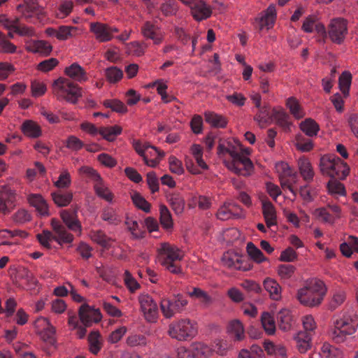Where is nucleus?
<instances>
[{
    "mask_svg": "<svg viewBox=\"0 0 358 358\" xmlns=\"http://www.w3.org/2000/svg\"><path fill=\"white\" fill-rule=\"evenodd\" d=\"M297 166L300 175L306 182H311L315 176V172L310 160L301 157L297 160Z\"/></svg>",
    "mask_w": 358,
    "mask_h": 358,
    "instance_id": "bb28decb",
    "label": "nucleus"
},
{
    "mask_svg": "<svg viewBox=\"0 0 358 358\" xmlns=\"http://www.w3.org/2000/svg\"><path fill=\"white\" fill-rule=\"evenodd\" d=\"M169 170L173 173L182 175L185 172V169L181 160L175 156H171L169 157Z\"/></svg>",
    "mask_w": 358,
    "mask_h": 358,
    "instance_id": "69168bd1",
    "label": "nucleus"
},
{
    "mask_svg": "<svg viewBox=\"0 0 358 358\" xmlns=\"http://www.w3.org/2000/svg\"><path fill=\"white\" fill-rule=\"evenodd\" d=\"M241 142L237 139H233L227 142V145L220 143L217 148L218 155L223 158V162L226 167L231 172L243 176H250L254 171L252 161L245 156H242Z\"/></svg>",
    "mask_w": 358,
    "mask_h": 358,
    "instance_id": "f257e3e1",
    "label": "nucleus"
},
{
    "mask_svg": "<svg viewBox=\"0 0 358 358\" xmlns=\"http://www.w3.org/2000/svg\"><path fill=\"white\" fill-rule=\"evenodd\" d=\"M94 189L99 197L109 203L113 201V195L101 178L94 182Z\"/></svg>",
    "mask_w": 358,
    "mask_h": 358,
    "instance_id": "c9c22d12",
    "label": "nucleus"
},
{
    "mask_svg": "<svg viewBox=\"0 0 358 358\" xmlns=\"http://www.w3.org/2000/svg\"><path fill=\"white\" fill-rule=\"evenodd\" d=\"M36 236L41 245L47 249L51 248V243L55 241L54 234L48 230H43L41 233L38 234Z\"/></svg>",
    "mask_w": 358,
    "mask_h": 358,
    "instance_id": "e2e57ef3",
    "label": "nucleus"
},
{
    "mask_svg": "<svg viewBox=\"0 0 358 358\" xmlns=\"http://www.w3.org/2000/svg\"><path fill=\"white\" fill-rule=\"evenodd\" d=\"M25 48L29 52L43 56L49 55L52 50V45L43 40H28L25 43Z\"/></svg>",
    "mask_w": 358,
    "mask_h": 358,
    "instance_id": "412c9836",
    "label": "nucleus"
},
{
    "mask_svg": "<svg viewBox=\"0 0 358 358\" xmlns=\"http://www.w3.org/2000/svg\"><path fill=\"white\" fill-rule=\"evenodd\" d=\"M133 146L136 152L143 158L145 163L150 167L157 166L164 156V152L147 143L135 140Z\"/></svg>",
    "mask_w": 358,
    "mask_h": 358,
    "instance_id": "6e6552de",
    "label": "nucleus"
},
{
    "mask_svg": "<svg viewBox=\"0 0 358 358\" xmlns=\"http://www.w3.org/2000/svg\"><path fill=\"white\" fill-rule=\"evenodd\" d=\"M300 129L308 136H316L320 129V125L311 118H306L299 124Z\"/></svg>",
    "mask_w": 358,
    "mask_h": 358,
    "instance_id": "f704fd0d",
    "label": "nucleus"
},
{
    "mask_svg": "<svg viewBox=\"0 0 358 358\" xmlns=\"http://www.w3.org/2000/svg\"><path fill=\"white\" fill-rule=\"evenodd\" d=\"M78 315L82 325L80 324L76 329L78 336L83 338L86 334V328L90 327L93 322H99L101 320V314L99 310L92 309L87 304H83L79 308Z\"/></svg>",
    "mask_w": 358,
    "mask_h": 358,
    "instance_id": "1a4fd4ad",
    "label": "nucleus"
},
{
    "mask_svg": "<svg viewBox=\"0 0 358 358\" xmlns=\"http://www.w3.org/2000/svg\"><path fill=\"white\" fill-rule=\"evenodd\" d=\"M139 303L145 319L150 322H155L158 316V307L152 298L148 294L141 295Z\"/></svg>",
    "mask_w": 358,
    "mask_h": 358,
    "instance_id": "2eb2a0df",
    "label": "nucleus"
},
{
    "mask_svg": "<svg viewBox=\"0 0 358 358\" xmlns=\"http://www.w3.org/2000/svg\"><path fill=\"white\" fill-rule=\"evenodd\" d=\"M103 104L105 107L110 108L117 113H126L128 110L126 105L117 99H108L104 101Z\"/></svg>",
    "mask_w": 358,
    "mask_h": 358,
    "instance_id": "052dcab7",
    "label": "nucleus"
},
{
    "mask_svg": "<svg viewBox=\"0 0 358 358\" xmlns=\"http://www.w3.org/2000/svg\"><path fill=\"white\" fill-rule=\"evenodd\" d=\"M276 15L275 6L270 5L262 15L257 20V27L259 31L271 29L275 24Z\"/></svg>",
    "mask_w": 358,
    "mask_h": 358,
    "instance_id": "6ab92c4d",
    "label": "nucleus"
},
{
    "mask_svg": "<svg viewBox=\"0 0 358 358\" xmlns=\"http://www.w3.org/2000/svg\"><path fill=\"white\" fill-rule=\"evenodd\" d=\"M306 288L310 289L315 294V299L311 300L312 302H322L327 291V288L322 280L313 278L307 280L305 282ZM310 302V301H308Z\"/></svg>",
    "mask_w": 358,
    "mask_h": 358,
    "instance_id": "aec40b11",
    "label": "nucleus"
},
{
    "mask_svg": "<svg viewBox=\"0 0 358 358\" xmlns=\"http://www.w3.org/2000/svg\"><path fill=\"white\" fill-rule=\"evenodd\" d=\"M327 189L329 193L335 196H345L346 194L344 185L336 180H331L327 183Z\"/></svg>",
    "mask_w": 358,
    "mask_h": 358,
    "instance_id": "5fc2aeb1",
    "label": "nucleus"
},
{
    "mask_svg": "<svg viewBox=\"0 0 358 358\" xmlns=\"http://www.w3.org/2000/svg\"><path fill=\"white\" fill-rule=\"evenodd\" d=\"M319 169L322 175L341 180L345 179L350 173V167L334 155H324L321 157Z\"/></svg>",
    "mask_w": 358,
    "mask_h": 358,
    "instance_id": "f03ea898",
    "label": "nucleus"
},
{
    "mask_svg": "<svg viewBox=\"0 0 358 358\" xmlns=\"http://www.w3.org/2000/svg\"><path fill=\"white\" fill-rule=\"evenodd\" d=\"M159 214L160 223L162 227L166 229H172L173 226L172 216L169 210L165 205L161 204L159 206Z\"/></svg>",
    "mask_w": 358,
    "mask_h": 358,
    "instance_id": "09e8293b",
    "label": "nucleus"
},
{
    "mask_svg": "<svg viewBox=\"0 0 358 358\" xmlns=\"http://www.w3.org/2000/svg\"><path fill=\"white\" fill-rule=\"evenodd\" d=\"M277 321L280 329L289 331L292 324V316L289 310L284 308L280 310L277 315Z\"/></svg>",
    "mask_w": 358,
    "mask_h": 358,
    "instance_id": "e433bc0d",
    "label": "nucleus"
},
{
    "mask_svg": "<svg viewBox=\"0 0 358 358\" xmlns=\"http://www.w3.org/2000/svg\"><path fill=\"white\" fill-rule=\"evenodd\" d=\"M351 80L352 76L347 71L343 72L339 77V87L345 96L348 95Z\"/></svg>",
    "mask_w": 358,
    "mask_h": 358,
    "instance_id": "680f3d73",
    "label": "nucleus"
},
{
    "mask_svg": "<svg viewBox=\"0 0 358 358\" xmlns=\"http://www.w3.org/2000/svg\"><path fill=\"white\" fill-rule=\"evenodd\" d=\"M275 169L279 176L281 187L283 189H288L296 196V192L294 188V184L296 183L297 177L291 167L285 162H278L275 163Z\"/></svg>",
    "mask_w": 358,
    "mask_h": 358,
    "instance_id": "9d476101",
    "label": "nucleus"
},
{
    "mask_svg": "<svg viewBox=\"0 0 358 358\" xmlns=\"http://www.w3.org/2000/svg\"><path fill=\"white\" fill-rule=\"evenodd\" d=\"M190 9L192 16L197 21L208 18L212 13L210 7L203 0H198Z\"/></svg>",
    "mask_w": 358,
    "mask_h": 358,
    "instance_id": "a878e982",
    "label": "nucleus"
},
{
    "mask_svg": "<svg viewBox=\"0 0 358 358\" xmlns=\"http://www.w3.org/2000/svg\"><path fill=\"white\" fill-rule=\"evenodd\" d=\"M300 196L305 203L313 201L317 195V190L308 185H304L300 188Z\"/></svg>",
    "mask_w": 358,
    "mask_h": 358,
    "instance_id": "338daca9",
    "label": "nucleus"
},
{
    "mask_svg": "<svg viewBox=\"0 0 358 358\" xmlns=\"http://www.w3.org/2000/svg\"><path fill=\"white\" fill-rule=\"evenodd\" d=\"M79 28L73 26L62 25L57 28V39L59 41H66L70 38L79 34Z\"/></svg>",
    "mask_w": 358,
    "mask_h": 358,
    "instance_id": "c03bdc74",
    "label": "nucleus"
},
{
    "mask_svg": "<svg viewBox=\"0 0 358 358\" xmlns=\"http://www.w3.org/2000/svg\"><path fill=\"white\" fill-rule=\"evenodd\" d=\"M286 106L295 118L301 119L305 116V112L296 98H288L286 101Z\"/></svg>",
    "mask_w": 358,
    "mask_h": 358,
    "instance_id": "49530a36",
    "label": "nucleus"
},
{
    "mask_svg": "<svg viewBox=\"0 0 358 358\" xmlns=\"http://www.w3.org/2000/svg\"><path fill=\"white\" fill-rule=\"evenodd\" d=\"M246 261V257L234 251H227L224 253L222 257V264L223 266L241 268L245 267L244 262Z\"/></svg>",
    "mask_w": 358,
    "mask_h": 358,
    "instance_id": "4be33fe9",
    "label": "nucleus"
},
{
    "mask_svg": "<svg viewBox=\"0 0 358 358\" xmlns=\"http://www.w3.org/2000/svg\"><path fill=\"white\" fill-rule=\"evenodd\" d=\"M317 17L315 15L308 16L303 21L302 29L306 32H312L315 28L317 31L321 34H326V29L322 24L316 23Z\"/></svg>",
    "mask_w": 358,
    "mask_h": 358,
    "instance_id": "4c0bfd02",
    "label": "nucleus"
},
{
    "mask_svg": "<svg viewBox=\"0 0 358 358\" xmlns=\"http://www.w3.org/2000/svg\"><path fill=\"white\" fill-rule=\"evenodd\" d=\"M296 298L301 304L308 307H315L319 306L322 303L308 301H311L313 299H315V294H313V292H312L310 289L306 288V283L302 288L298 290L296 294Z\"/></svg>",
    "mask_w": 358,
    "mask_h": 358,
    "instance_id": "7c9ffc66",
    "label": "nucleus"
},
{
    "mask_svg": "<svg viewBox=\"0 0 358 358\" xmlns=\"http://www.w3.org/2000/svg\"><path fill=\"white\" fill-rule=\"evenodd\" d=\"M246 251L250 258L257 263H262L266 259L262 251L252 242L247 243Z\"/></svg>",
    "mask_w": 358,
    "mask_h": 358,
    "instance_id": "603ef678",
    "label": "nucleus"
},
{
    "mask_svg": "<svg viewBox=\"0 0 358 358\" xmlns=\"http://www.w3.org/2000/svg\"><path fill=\"white\" fill-rule=\"evenodd\" d=\"M0 22L5 27L9 30L17 32L20 35H34V31L33 29L27 27L20 28L18 25L17 20H10L6 16L3 15L0 17Z\"/></svg>",
    "mask_w": 358,
    "mask_h": 358,
    "instance_id": "cd10ccee",
    "label": "nucleus"
},
{
    "mask_svg": "<svg viewBox=\"0 0 358 358\" xmlns=\"http://www.w3.org/2000/svg\"><path fill=\"white\" fill-rule=\"evenodd\" d=\"M357 326V319L344 315L334 322V327L330 331V336L335 343H343L348 336L355 333Z\"/></svg>",
    "mask_w": 358,
    "mask_h": 358,
    "instance_id": "39448f33",
    "label": "nucleus"
},
{
    "mask_svg": "<svg viewBox=\"0 0 358 358\" xmlns=\"http://www.w3.org/2000/svg\"><path fill=\"white\" fill-rule=\"evenodd\" d=\"M157 251L158 263L167 268L176 266V262L184 257V252L180 249L169 243H161Z\"/></svg>",
    "mask_w": 358,
    "mask_h": 358,
    "instance_id": "0eeeda50",
    "label": "nucleus"
},
{
    "mask_svg": "<svg viewBox=\"0 0 358 358\" xmlns=\"http://www.w3.org/2000/svg\"><path fill=\"white\" fill-rule=\"evenodd\" d=\"M131 199L134 205L138 209L149 213L150 211V204L138 192H133L131 193Z\"/></svg>",
    "mask_w": 358,
    "mask_h": 358,
    "instance_id": "3c124183",
    "label": "nucleus"
},
{
    "mask_svg": "<svg viewBox=\"0 0 358 358\" xmlns=\"http://www.w3.org/2000/svg\"><path fill=\"white\" fill-rule=\"evenodd\" d=\"M187 304L186 299L180 294L161 301L160 308L166 318H171L180 313Z\"/></svg>",
    "mask_w": 358,
    "mask_h": 358,
    "instance_id": "9b49d317",
    "label": "nucleus"
},
{
    "mask_svg": "<svg viewBox=\"0 0 358 358\" xmlns=\"http://www.w3.org/2000/svg\"><path fill=\"white\" fill-rule=\"evenodd\" d=\"M204 117L206 122L213 127L224 128L227 124V120L224 116L214 112L207 111Z\"/></svg>",
    "mask_w": 358,
    "mask_h": 358,
    "instance_id": "ea45409f",
    "label": "nucleus"
},
{
    "mask_svg": "<svg viewBox=\"0 0 358 358\" xmlns=\"http://www.w3.org/2000/svg\"><path fill=\"white\" fill-rule=\"evenodd\" d=\"M293 145L300 152H308L314 148V143L312 140L306 138L301 134H296L293 141Z\"/></svg>",
    "mask_w": 358,
    "mask_h": 358,
    "instance_id": "72a5a7b5",
    "label": "nucleus"
},
{
    "mask_svg": "<svg viewBox=\"0 0 358 358\" xmlns=\"http://www.w3.org/2000/svg\"><path fill=\"white\" fill-rule=\"evenodd\" d=\"M125 224L134 238L143 237V232L139 228L138 223L135 219L127 216L125 220Z\"/></svg>",
    "mask_w": 358,
    "mask_h": 358,
    "instance_id": "864d4df0",
    "label": "nucleus"
},
{
    "mask_svg": "<svg viewBox=\"0 0 358 358\" xmlns=\"http://www.w3.org/2000/svg\"><path fill=\"white\" fill-rule=\"evenodd\" d=\"M264 289L269 293L273 300H278L281 296V288L279 284L274 280L266 278L264 281Z\"/></svg>",
    "mask_w": 358,
    "mask_h": 358,
    "instance_id": "a18cd8bd",
    "label": "nucleus"
},
{
    "mask_svg": "<svg viewBox=\"0 0 358 358\" xmlns=\"http://www.w3.org/2000/svg\"><path fill=\"white\" fill-rule=\"evenodd\" d=\"M194 358H207L210 355V348L201 343L192 344Z\"/></svg>",
    "mask_w": 358,
    "mask_h": 358,
    "instance_id": "4d7b16f0",
    "label": "nucleus"
},
{
    "mask_svg": "<svg viewBox=\"0 0 358 358\" xmlns=\"http://www.w3.org/2000/svg\"><path fill=\"white\" fill-rule=\"evenodd\" d=\"M29 203L35 208L41 216H49V206L41 194H30L27 196Z\"/></svg>",
    "mask_w": 358,
    "mask_h": 358,
    "instance_id": "b1692460",
    "label": "nucleus"
},
{
    "mask_svg": "<svg viewBox=\"0 0 358 358\" xmlns=\"http://www.w3.org/2000/svg\"><path fill=\"white\" fill-rule=\"evenodd\" d=\"M189 152L192 158L188 155L184 157L185 165L188 172L193 175H200L208 169V166L203 157V148L200 145H192Z\"/></svg>",
    "mask_w": 358,
    "mask_h": 358,
    "instance_id": "423d86ee",
    "label": "nucleus"
},
{
    "mask_svg": "<svg viewBox=\"0 0 358 358\" xmlns=\"http://www.w3.org/2000/svg\"><path fill=\"white\" fill-rule=\"evenodd\" d=\"M99 338L100 334L98 331H92L88 336L90 350L94 355H96L101 350Z\"/></svg>",
    "mask_w": 358,
    "mask_h": 358,
    "instance_id": "bf43d9fd",
    "label": "nucleus"
},
{
    "mask_svg": "<svg viewBox=\"0 0 358 358\" xmlns=\"http://www.w3.org/2000/svg\"><path fill=\"white\" fill-rule=\"evenodd\" d=\"M90 31L93 33L96 39L99 42H107L113 38V34L118 31L115 27L109 26L101 22H92Z\"/></svg>",
    "mask_w": 358,
    "mask_h": 358,
    "instance_id": "ddd939ff",
    "label": "nucleus"
},
{
    "mask_svg": "<svg viewBox=\"0 0 358 358\" xmlns=\"http://www.w3.org/2000/svg\"><path fill=\"white\" fill-rule=\"evenodd\" d=\"M23 134L29 138H37L41 136V130L39 125L32 120H26L21 127Z\"/></svg>",
    "mask_w": 358,
    "mask_h": 358,
    "instance_id": "a19ab883",
    "label": "nucleus"
},
{
    "mask_svg": "<svg viewBox=\"0 0 358 358\" xmlns=\"http://www.w3.org/2000/svg\"><path fill=\"white\" fill-rule=\"evenodd\" d=\"M36 328L40 331L41 338L50 343L53 344L55 342V329L52 326L46 317H38L35 322Z\"/></svg>",
    "mask_w": 358,
    "mask_h": 358,
    "instance_id": "f3484780",
    "label": "nucleus"
},
{
    "mask_svg": "<svg viewBox=\"0 0 358 358\" xmlns=\"http://www.w3.org/2000/svg\"><path fill=\"white\" fill-rule=\"evenodd\" d=\"M64 73L67 76L79 83L86 82L88 80L87 73L77 63H73L67 66L64 70Z\"/></svg>",
    "mask_w": 358,
    "mask_h": 358,
    "instance_id": "c756f323",
    "label": "nucleus"
},
{
    "mask_svg": "<svg viewBox=\"0 0 358 358\" xmlns=\"http://www.w3.org/2000/svg\"><path fill=\"white\" fill-rule=\"evenodd\" d=\"M73 8V2L71 0H64L61 2L57 12V17L64 19L69 16L72 12Z\"/></svg>",
    "mask_w": 358,
    "mask_h": 358,
    "instance_id": "13d9d810",
    "label": "nucleus"
},
{
    "mask_svg": "<svg viewBox=\"0 0 358 358\" xmlns=\"http://www.w3.org/2000/svg\"><path fill=\"white\" fill-rule=\"evenodd\" d=\"M338 354L337 348L329 343H324L321 348L320 356L321 358H336Z\"/></svg>",
    "mask_w": 358,
    "mask_h": 358,
    "instance_id": "774afa93",
    "label": "nucleus"
},
{
    "mask_svg": "<svg viewBox=\"0 0 358 358\" xmlns=\"http://www.w3.org/2000/svg\"><path fill=\"white\" fill-rule=\"evenodd\" d=\"M55 236V241L59 245L70 244L73 241V235L57 219L52 218L50 221Z\"/></svg>",
    "mask_w": 358,
    "mask_h": 358,
    "instance_id": "dca6fc26",
    "label": "nucleus"
},
{
    "mask_svg": "<svg viewBox=\"0 0 358 358\" xmlns=\"http://www.w3.org/2000/svg\"><path fill=\"white\" fill-rule=\"evenodd\" d=\"M261 323L265 331L273 334L275 331V322L273 317L268 312H264L261 316Z\"/></svg>",
    "mask_w": 358,
    "mask_h": 358,
    "instance_id": "8fccbe9b",
    "label": "nucleus"
},
{
    "mask_svg": "<svg viewBox=\"0 0 358 358\" xmlns=\"http://www.w3.org/2000/svg\"><path fill=\"white\" fill-rule=\"evenodd\" d=\"M312 337L308 332L299 331L296 334L294 340L300 353H305L310 348Z\"/></svg>",
    "mask_w": 358,
    "mask_h": 358,
    "instance_id": "2f4dec72",
    "label": "nucleus"
},
{
    "mask_svg": "<svg viewBox=\"0 0 358 358\" xmlns=\"http://www.w3.org/2000/svg\"><path fill=\"white\" fill-rule=\"evenodd\" d=\"M262 205V213L267 227L270 228L277 224L276 210L270 201L265 196H259Z\"/></svg>",
    "mask_w": 358,
    "mask_h": 358,
    "instance_id": "5701e85b",
    "label": "nucleus"
},
{
    "mask_svg": "<svg viewBox=\"0 0 358 358\" xmlns=\"http://www.w3.org/2000/svg\"><path fill=\"white\" fill-rule=\"evenodd\" d=\"M168 334L179 341H189L197 334V324L189 319L173 321L169 326Z\"/></svg>",
    "mask_w": 358,
    "mask_h": 358,
    "instance_id": "20e7f679",
    "label": "nucleus"
},
{
    "mask_svg": "<svg viewBox=\"0 0 358 358\" xmlns=\"http://www.w3.org/2000/svg\"><path fill=\"white\" fill-rule=\"evenodd\" d=\"M54 203L59 207L67 206L73 199L71 192H62L60 191L51 194Z\"/></svg>",
    "mask_w": 358,
    "mask_h": 358,
    "instance_id": "de8ad7c7",
    "label": "nucleus"
},
{
    "mask_svg": "<svg viewBox=\"0 0 358 358\" xmlns=\"http://www.w3.org/2000/svg\"><path fill=\"white\" fill-rule=\"evenodd\" d=\"M254 119L261 127H264L273 122L269 109L266 106L258 108V112L256 113Z\"/></svg>",
    "mask_w": 358,
    "mask_h": 358,
    "instance_id": "37998d69",
    "label": "nucleus"
},
{
    "mask_svg": "<svg viewBox=\"0 0 358 358\" xmlns=\"http://www.w3.org/2000/svg\"><path fill=\"white\" fill-rule=\"evenodd\" d=\"M166 200L176 215H181L184 212L185 201L180 193L172 192L167 194Z\"/></svg>",
    "mask_w": 358,
    "mask_h": 358,
    "instance_id": "c85d7f7f",
    "label": "nucleus"
},
{
    "mask_svg": "<svg viewBox=\"0 0 358 358\" xmlns=\"http://www.w3.org/2000/svg\"><path fill=\"white\" fill-rule=\"evenodd\" d=\"M60 217L64 223L70 230L78 232L79 235L81 234L82 226L77 218L76 211L63 210L60 212Z\"/></svg>",
    "mask_w": 358,
    "mask_h": 358,
    "instance_id": "393cba45",
    "label": "nucleus"
},
{
    "mask_svg": "<svg viewBox=\"0 0 358 358\" xmlns=\"http://www.w3.org/2000/svg\"><path fill=\"white\" fill-rule=\"evenodd\" d=\"M143 36L152 41L155 45H160L164 38L165 34L155 24L146 22L141 28Z\"/></svg>",
    "mask_w": 358,
    "mask_h": 358,
    "instance_id": "a211bd4d",
    "label": "nucleus"
},
{
    "mask_svg": "<svg viewBox=\"0 0 358 358\" xmlns=\"http://www.w3.org/2000/svg\"><path fill=\"white\" fill-rule=\"evenodd\" d=\"M52 92L58 99L65 100L71 103H77L82 95L81 88L65 78H59L54 81Z\"/></svg>",
    "mask_w": 358,
    "mask_h": 358,
    "instance_id": "7ed1b4c3",
    "label": "nucleus"
},
{
    "mask_svg": "<svg viewBox=\"0 0 358 358\" xmlns=\"http://www.w3.org/2000/svg\"><path fill=\"white\" fill-rule=\"evenodd\" d=\"M16 201L15 191L4 185L0 189V213L6 215L14 208Z\"/></svg>",
    "mask_w": 358,
    "mask_h": 358,
    "instance_id": "4468645a",
    "label": "nucleus"
},
{
    "mask_svg": "<svg viewBox=\"0 0 358 358\" xmlns=\"http://www.w3.org/2000/svg\"><path fill=\"white\" fill-rule=\"evenodd\" d=\"M348 34V22L341 17L332 19L328 26V36L332 42L341 44Z\"/></svg>",
    "mask_w": 358,
    "mask_h": 358,
    "instance_id": "f8f14e48",
    "label": "nucleus"
},
{
    "mask_svg": "<svg viewBox=\"0 0 358 358\" xmlns=\"http://www.w3.org/2000/svg\"><path fill=\"white\" fill-rule=\"evenodd\" d=\"M92 240L103 248H108L113 244V241L108 238L102 231H93L91 234Z\"/></svg>",
    "mask_w": 358,
    "mask_h": 358,
    "instance_id": "6e6d98bb",
    "label": "nucleus"
},
{
    "mask_svg": "<svg viewBox=\"0 0 358 358\" xmlns=\"http://www.w3.org/2000/svg\"><path fill=\"white\" fill-rule=\"evenodd\" d=\"M227 331L236 341H241L245 337L243 325L238 320H234L229 322Z\"/></svg>",
    "mask_w": 358,
    "mask_h": 358,
    "instance_id": "58836bf2",
    "label": "nucleus"
},
{
    "mask_svg": "<svg viewBox=\"0 0 358 358\" xmlns=\"http://www.w3.org/2000/svg\"><path fill=\"white\" fill-rule=\"evenodd\" d=\"M122 129L119 125L100 127L99 134L108 141H113L122 133Z\"/></svg>",
    "mask_w": 358,
    "mask_h": 358,
    "instance_id": "79ce46f5",
    "label": "nucleus"
},
{
    "mask_svg": "<svg viewBox=\"0 0 358 358\" xmlns=\"http://www.w3.org/2000/svg\"><path fill=\"white\" fill-rule=\"evenodd\" d=\"M146 45L138 41H133L127 44V51L129 55L141 56L144 54Z\"/></svg>",
    "mask_w": 358,
    "mask_h": 358,
    "instance_id": "0e129e2a",
    "label": "nucleus"
},
{
    "mask_svg": "<svg viewBox=\"0 0 358 358\" xmlns=\"http://www.w3.org/2000/svg\"><path fill=\"white\" fill-rule=\"evenodd\" d=\"M271 117L273 121L275 120L281 127L285 129H289L292 125L289 122V117L284 108L280 106L274 107L272 110Z\"/></svg>",
    "mask_w": 358,
    "mask_h": 358,
    "instance_id": "473e14b6",
    "label": "nucleus"
}]
</instances>
